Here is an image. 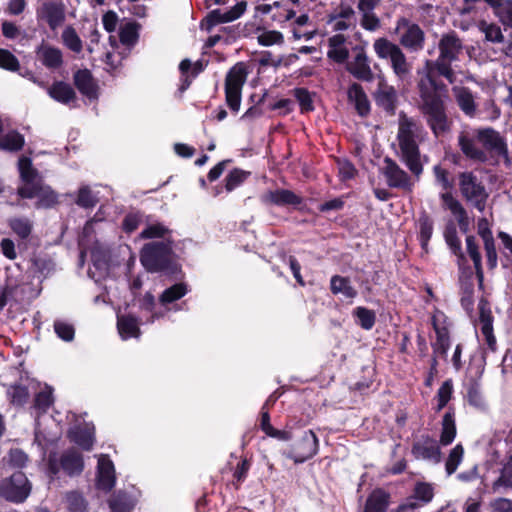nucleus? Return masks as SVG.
I'll use <instances>...</instances> for the list:
<instances>
[{
	"instance_id": "obj_1",
	"label": "nucleus",
	"mask_w": 512,
	"mask_h": 512,
	"mask_svg": "<svg viewBox=\"0 0 512 512\" xmlns=\"http://www.w3.org/2000/svg\"><path fill=\"white\" fill-rule=\"evenodd\" d=\"M417 87L421 99L420 109L435 137H439L449 130L443 89L429 72L419 78Z\"/></svg>"
},
{
	"instance_id": "obj_2",
	"label": "nucleus",
	"mask_w": 512,
	"mask_h": 512,
	"mask_svg": "<svg viewBox=\"0 0 512 512\" xmlns=\"http://www.w3.org/2000/svg\"><path fill=\"white\" fill-rule=\"evenodd\" d=\"M425 135L426 131L420 122L408 117L403 112L399 114L397 141L400 157L416 176H419L423 171L418 144Z\"/></svg>"
},
{
	"instance_id": "obj_3",
	"label": "nucleus",
	"mask_w": 512,
	"mask_h": 512,
	"mask_svg": "<svg viewBox=\"0 0 512 512\" xmlns=\"http://www.w3.org/2000/svg\"><path fill=\"white\" fill-rule=\"evenodd\" d=\"M18 166L22 182L17 189L18 195L25 199L37 198V208L54 206L58 201L57 194L43 183L37 170L32 167L31 160L27 157H21Z\"/></svg>"
},
{
	"instance_id": "obj_4",
	"label": "nucleus",
	"mask_w": 512,
	"mask_h": 512,
	"mask_svg": "<svg viewBox=\"0 0 512 512\" xmlns=\"http://www.w3.org/2000/svg\"><path fill=\"white\" fill-rule=\"evenodd\" d=\"M438 49V58L435 61H427L425 67L420 70L418 74L421 77L423 74L429 72L434 78V70H437L441 76L453 82L454 72L451 64L458 61L463 54V42L455 32H448L441 36Z\"/></svg>"
},
{
	"instance_id": "obj_5",
	"label": "nucleus",
	"mask_w": 512,
	"mask_h": 512,
	"mask_svg": "<svg viewBox=\"0 0 512 512\" xmlns=\"http://www.w3.org/2000/svg\"><path fill=\"white\" fill-rule=\"evenodd\" d=\"M373 50L381 60H388L395 76L404 81L411 75L412 65L408 62L400 45L385 37L374 40Z\"/></svg>"
},
{
	"instance_id": "obj_6",
	"label": "nucleus",
	"mask_w": 512,
	"mask_h": 512,
	"mask_svg": "<svg viewBox=\"0 0 512 512\" xmlns=\"http://www.w3.org/2000/svg\"><path fill=\"white\" fill-rule=\"evenodd\" d=\"M140 262L149 272L169 270L173 263L172 241H151L140 251Z\"/></svg>"
},
{
	"instance_id": "obj_7",
	"label": "nucleus",
	"mask_w": 512,
	"mask_h": 512,
	"mask_svg": "<svg viewBox=\"0 0 512 512\" xmlns=\"http://www.w3.org/2000/svg\"><path fill=\"white\" fill-rule=\"evenodd\" d=\"M395 33L398 35L400 47L402 46L411 53L423 50L425 32L418 24L405 17H401L396 21Z\"/></svg>"
},
{
	"instance_id": "obj_8",
	"label": "nucleus",
	"mask_w": 512,
	"mask_h": 512,
	"mask_svg": "<svg viewBox=\"0 0 512 512\" xmlns=\"http://www.w3.org/2000/svg\"><path fill=\"white\" fill-rule=\"evenodd\" d=\"M459 189L468 202L480 212L484 211L488 194L481 181L472 172L459 174Z\"/></svg>"
},
{
	"instance_id": "obj_9",
	"label": "nucleus",
	"mask_w": 512,
	"mask_h": 512,
	"mask_svg": "<svg viewBox=\"0 0 512 512\" xmlns=\"http://www.w3.org/2000/svg\"><path fill=\"white\" fill-rule=\"evenodd\" d=\"M31 492V483L22 472H16L11 477L0 482V496L13 503H22Z\"/></svg>"
},
{
	"instance_id": "obj_10",
	"label": "nucleus",
	"mask_w": 512,
	"mask_h": 512,
	"mask_svg": "<svg viewBox=\"0 0 512 512\" xmlns=\"http://www.w3.org/2000/svg\"><path fill=\"white\" fill-rule=\"evenodd\" d=\"M319 450V440L312 430H306L283 455L294 461L303 463L314 457Z\"/></svg>"
},
{
	"instance_id": "obj_11",
	"label": "nucleus",
	"mask_w": 512,
	"mask_h": 512,
	"mask_svg": "<svg viewBox=\"0 0 512 512\" xmlns=\"http://www.w3.org/2000/svg\"><path fill=\"white\" fill-rule=\"evenodd\" d=\"M84 467L82 456L74 449L65 451L61 456L50 454L48 458V471L51 475H57L63 471L69 476L78 475Z\"/></svg>"
},
{
	"instance_id": "obj_12",
	"label": "nucleus",
	"mask_w": 512,
	"mask_h": 512,
	"mask_svg": "<svg viewBox=\"0 0 512 512\" xmlns=\"http://www.w3.org/2000/svg\"><path fill=\"white\" fill-rule=\"evenodd\" d=\"M246 81V70L243 64H237L230 69L226 76V103L231 110L238 112L241 105L242 87Z\"/></svg>"
},
{
	"instance_id": "obj_13",
	"label": "nucleus",
	"mask_w": 512,
	"mask_h": 512,
	"mask_svg": "<svg viewBox=\"0 0 512 512\" xmlns=\"http://www.w3.org/2000/svg\"><path fill=\"white\" fill-rule=\"evenodd\" d=\"M476 136L484 151L494 152L503 156L506 163L510 162L507 144L499 132L493 128H479L476 129Z\"/></svg>"
},
{
	"instance_id": "obj_14",
	"label": "nucleus",
	"mask_w": 512,
	"mask_h": 512,
	"mask_svg": "<svg viewBox=\"0 0 512 512\" xmlns=\"http://www.w3.org/2000/svg\"><path fill=\"white\" fill-rule=\"evenodd\" d=\"M37 17L44 20L51 30H56L65 21V5L63 1H44L37 9Z\"/></svg>"
},
{
	"instance_id": "obj_15",
	"label": "nucleus",
	"mask_w": 512,
	"mask_h": 512,
	"mask_svg": "<svg viewBox=\"0 0 512 512\" xmlns=\"http://www.w3.org/2000/svg\"><path fill=\"white\" fill-rule=\"evenodd\" d=\"M432 325L436 333V341L433 343V354L446 358L450 348L449 331L446 325V316L441 311H436L432 316Z\"/></svg>"
},
{
	"instance_id": "obj_16",
	"label": "nucleus",
	"mask_w": 512,
	"mask_h": 512,
	"mask_svg": "<svg viewBox=\"0 0 512 512\" xmlns=\"http://www.w3.org/2000/svg\"><path fill=\"white\" fill-rule=\"evenodd\" d=\"M458 144L461 151L467 158L478 162L486 161L487 155L477 140L476 129L460 132L458 136Z\"/></svg>"
},
{
	"instance_id": "obj_17",
	"label": "nucleus",
	"mask_w": 512,
	"mask_h": 512,
	"mask_svg": "<svg viewBox=\"0 0 512 512\" xmlns=\"http://www.w3.org/2000/svg\"><path fill=\"white\" fill-rule=\"evenodd\" d=\"M381 173L385 176L389 187L409 189L411 186L409 175L389 157L384 158Z\"/></svg>"
},
{
	"instance_id": "obj_18",
	"label": "nucleus",
	"mask_w": 512,
	"mask_h": 512,
	"mask_svg": "<svg viewBox=\"0 0 512 512\" xmlns=\"http://www.w3.org/2000/svg\"><path fill=\"white\" fill-rule=\"evenodd\" d=\"M412 454L416 459L439 463L441 460V451L435 439L429 436H423L412 447Z\"/></svg>"
},
{
	"instance_id": "obj_19",
	"label": "nucleus",
	"mask_w": 512,
	"mask_h": 512,
	"mask_svg": "<svg viewBox=\"0 0 512 512\" xmlns=\"http://www.w3.org/2000/svg\"><path fill=\"white\" fill-rule=\"evenodd\" d=\"M188 291V286L185 283H176L165 289L159 297V302L164 309L153 312L147 321L153 323L156 319L164 317L165 313L169 310L167 306L184 297Z\"/></svg>"
},
{
	"instance_id": "obj_20",
	"label": "nucleus",
	"mask_w": 512,
	"mask_h": 512,
	"mask_svg": "<svg viewBox=\"0 0 512 512\" xmlns=\"http://www.w3.org/2000/svg\"><path fill=\"white\" fill-rule=\"evenodd\" d=\"M354 51L356 54L354 59L347 65L348 71L359 80L372 81L374 75L365 50L361 47H356Z\"/></svg>"
},
{
	"instance_id": "obj_21",
	"label": "nucleus",
	"mask_w": 512,
	"mask_h": 512,
	"mask_svg": "<svg viewBox=\"0 0 512 512\" xmlns=\"http://www.w3.org/2000/svg\"><path fill=\"white\" fill-rule=\"evenodd\" d=\"M261 201L266 205L297 206L301 204L302 199L293 191L276 189L265 192L261 196Z\"/></svg>"
},
{
	"instance_id": "obj_22",
	"label": "nucleus",
	"mask_w": 512,
	"mask_h": 512,
	"mask_svg": "<svg viewBox=\"0 0 512 512\" xmlns=\"http://www.w3.org/2000/svg\"><path fill=\"white\" fill-rule=\"evenodd\" d=\"M97 486L104 491H110L116 481L115 468L113 462L106 455H100L98 458Z\"/></svg>"
},
{
	"instance_id": "obj_23",
	"label": "nucleus",
	"mask_w": 512,
	"mask_h": 512,
	"mask_svg": "<svg viewBox=\"0 0 512 512\" xmlns=\"http://www.w3.org/2000/svg\"><path fill=\"white\" fill-rule=\"evenodd\" d=\"M247 3L244 1L238 2L235 6L227 11H222L220 9H215L211 11L206 20L208 29L211 27L220 24V23H228L232 22L242 16V14L246 10Z\"/></svg>"
},
{
	"instance_id": "obj_24",
	"label": "nucleus",
	"mask_w": 512,
	"mask_h": 512,
	"mask_svg": "<svg viewBox=\"0 0 512 512\" xmlns=\"http://www.w3.org/2000/svg\"><path fill=\"white\" fill-rule=\"evenodd\" d=\"M452 93L460 110L469 118L477 116V104L472 91L464 86H454Z\"/></svg>"
},
{
	"instance_id": "obj_25",
	"label": "nucleus",
	"mask_w": 512,
	"mask_h": 512,
	"mask_svg": "<svg viewBox=\"0 0 512 512\" xmlns=\"http://www.w3.org/2000/svg\"><path fill=\"white\" fill-rule=\"evenodd\" d=\"M36 57L43 66L55 70L63 64L62 51L49 44L42 43L36 50Z\"/></svg>"
},
{
	"instance_id": "obj_26",
	"label": "nucleus",
	"mask_w": 512,
	"mask_h": 512,
	"mask_svg": "<svg viewBox=\"0 0 512 512\" xmlns=\"http://www.w3.org/2000/svg\"><path fill=\"white\" fill-rule=\"evenodd\" d=\"M327 56L338 63H343L348 59V41L344 34L336 33L328 38Z\"/></svg>"
},
{
	"instance_id": "obj_27",
	"label": "nucleus",
	"mask_w": 512,
	"mask_h": 512,
	"mask_svg": "<svg viewBox=\"0 0 512 512\" xmlns=\"http://www.w3.org/2000/svg\"><path fill=\"white\" fill-rule=\"evenodd\" d=\"M74 84L80 93L89 99L98 97V87L89 70H78L74 74Z\"/></svg>"
},
{
	"instance_id": "obj_28",
	"label": "nucleus",
	"mask_w": 512,
	"mask_h": 512,
	"mask_svg": "<svg viewBox=\"0 0 512 512\" xmlns=\"http://www.w3.org/2000/svg\"><path fill=\"white\" fill-rule=\"evenodd\" d=\"M481 332L485 338L488 347L494 351L496 348V339L493 335V318L490 309L486 308L485 302L479 303Z\"/></svg>"
},
{
	"instance_id": "obj_29",
	"label": "nucleus",
	"mask_w": 512,
	"mask_h": 512,
	"mask_svg": "<svg viewBox=\"0 0 512 512\" xmlns=\"http://www.w3.org/2000/svg\"><path fill=\"white\" fill-rule=\"evenodd\" d=\"M48 95L62 104H69L76 99V93L72 86L63 81H56L47 88Z\"/></svg>"
},
{
	"instance_id": "obj_30",
	"label": "nucleus",
	"mask_w": 512,
	"mask_h": 512,
	"mask_svg": "<svg viewBox=\"0 0 512 512\" xmlns=\"http://www.w3.org/2000/svg\"><path fill=\"white\" fill-rule=\"evenodd\" d=\"M376 103L385 110L394 109L396 101V91L393 86L388 85L383 78H380L378 88L375 92Z\"/></svg>"
},
{
	"instance_id": "obj_31",
	"label": "nucleus",
	"mask_w": 512,
	"mask_h": 512,
	"mask_svg": "<svg viewBox=\"0 0 512 512\" xmlns=\"http://www.w3.org/2000/svg\"><path fill=\"white\" fill-rule=\"evenodd\" d=\"M70 440L85 450H90L94 442V427L85 425L84 427H74L69 430Z\"/></svg>"
},
{
	"instance_id": "obj_32",
	"label": "nucleus",
	"mask_w": 512,
	"mask_h": 512,
	"mask_svg": "<svg viewBox=\"0 0 512 512\" xmlns=\"http://www.w3.org/2000/svg\"><path fill=\"white\" fill-rule=\"evenodd\" d=\"M117 328L119 335L123 340L137 338L140 335L138 321L131 315H118Z\"/></svg>"
},
{
	"instance_id": "obj_33",
	"label": "nucleus",
	"mask_w": 512,
	"mask_h": 512,
	"mask_svg": "<svg viewBox=\"0 0 512 512\" xmlns=\"http://www.w3.org/2000/svg\"><path fill=\"white\" fill-rule=\"evenodd\" d=\"M330 290L334 295L341 294L346 299H354L358 294L357 290L352 286L351 281L340 275L331 277Z\"/></svg>"
},
{
	"instance_id": "obj_34",
	"label": "nucleus",
	"mask_w": 512,
	"mask_h": 512,
	"mask_svg": "<svg viewBox=\"0 0 512 512\" xmlns=\"http://www.w3.org/2000/svg\"><path fill=\"white\" fill-rule=\"evenodd\" d=\"M348 98L352 102L361 116H365L370 111V104L365 92L359 84H352L348 89Z\"/></svg>"
},
{
	"instance_id": "obj_35",
	"label": "nucleus",
	"mask_w": 512,
	"mask_h": 512,
	"mask_svg": "<svg viewBox=\"0 0 512 512\" xmlns=\"http://www.w3.org/2000/svg\"><path fill=\"white\" fill-rule=\"evenodd\" d=\"M139 237L141 239H160L159 241H172L171 231L165 225L159 222L148 224L141 231Z\"/></svg>"
},
{
	"instance_id": "obj_36",
	"label": "nucleus",
	"mask_w": 512,
	"mask_h": 512,
	"mask_svg": "<svg viewBox=\"0 0 512 512\" xmlns=\"http://www.w3.org/2000/svg\"><path fill=\"white\" fill-rule=\"evenodd\" d=\"M179 69L182 74V84L180 89L184 91L188 88L192 79L203 70V65L199 61L192 64L190 60L184 59L181 61Z\"/></svg>"
},
{
	"instance_id": "obj_37",
	"label": "nucleus",
	"mask_w": 512,
	"mask_h": 512,
	"mask_svg": "<svg viewBox=\"0 0 512 512\" xmlns=\"http://www.w3.org/2000/svg\"><path fill=\"white\" fill-rule=\"evenodd\" d=\"M388 494L382 490L373 491L367 499L365 512H385L388 507Z\"/></svg>"
},
{
	"instance_id": "obj_38",
	"label": "nucleus",
	"mask_w": 512,
	"mask_h": 512,
	"mask_svg": "<svg viewBox=\"0 0 512 512\" xmlns=\"http://www.w3.org/2000/svg\"><path fill=\"white\" fill-rule=\"evenodd\" d=\"M434 487L430 483L417 482L414 487L413 496L410 498L419 504V507L432 501Z\"/></svg>"
},
{
	"instance_id": "obj_39",
	"label": "nucleus",
	"mask_w": 512,
	"mask_h": 512,
	"mask_svg": "<svg viewBox=\"0 0 512 512\" xmlns=\"http://www.w3.org/2000/svg\"><path fill=\"white\" fill-rule=\"evenodd\" d=\"M443 205L446 209L456 217L458 222L462 224L466 220V211L461 203L453 197L450 192H444L441 194Z\"/></svg>"
},
{
	"instance_id": "obj_40",
	"label": "nucleus",
	"mask_w": 512,
	"mask_h": 512,
	"mask_svg": "<svg viewBox=\"0 0 512 512\" xmlns=\"http://www.w3.org/2000/svg\"><path fill=\"white\" fill-rule=\"evenodd\" d=\"M456 436V425L454 416L451 413H446L442 419V431L440 436V443L447 446L453 442Z\"/></svg>"
},
{
	"instance_id": "obj_41",
	"label": "nucleus",
	"mask_w": 512,
	"mask_h": 512,
	"mask_svg": "<svg viewBox=\"0 0 512 512\" xmlns=\"http://www.w3.org/2000/svg\"><path fill=\"white\" fill-rule=\"evenodd\" d=\"M135 506L132 500L126 493L119 492L109 500V507L111 512H130Z\"/></svg>"
},
{
	"instance_id": "obj_42",
	"label": "nucleus",
	"mask_w": 512,
	"mask_h": 512,
	"mask_svg": "<svg viewBox=\"0 0 512 512\" xmlns=\"http://www.w3.org/2000/svg\"><path fill=\"white\" fill-rule=\"evenodd\" d=\"M24 145L23 136L16 131L0 135V148L7 151H18Z\"/></svg>"
},
{
	"instance_id": "obj_43",
	"label": "nucleus",
	"mask_w": 512,
	"mask_h": 512,
	"mask_svg": "<svg viewBox=\"0 0 512 512\" xmlns=\"http://www.w3.org/2000/svg\"><path fill=\"white\" fill-rule=\"evenodd\" d=\"M91 258L93 261V266L96 268V270L99 271V273H98V276H96L95 273L92 272V270L90 268L88 271V274L91 278L98 281L100 277L104 276L107 273V269H108L107 256H106V253H104L98 249H93L91 251Z\"/></svg>"
},
{
	"instance_id": "obj_44",
	"label": "nucleus",
	"mask_w": 512,
	"mask_h": 512,
	"mask_svg": "<svg viewBox=\"0 0 512 512\" xmlns=\"http://www.w3.org/2000/svg\"><path fill=\"white\" fill-rule=\"evenodd\" d=\"M507 488H512V456L503 466L499 478L492 485L493 492H500L501 489Z\"/></svg>"
},
{
	"instance_id": "obj_45",
	"label": "nucleus",
	"mask_w": 512,
	"mask_h": 512,
	"mask_svg": "<svg viewBox=\"0 0 512 512\" xmlns=\"http://www.w3.org/2000/svg\"><path fill=\"white\" fill-rule=\"evenodd\" d=\"M63 44L74 53H80L83 49L82 40L72 26H67L61 35Z\"/></svg>"
},
{
	"instance_id": "obj_46",
	"label": "nucleus",
	"mask_w": 512,
	"mask_h": 512,
	"mask_svg": "<svg viewBox=\"0 0 512 512\" xmlns=\"http://www.w3.org/2000/svg\"><path fill=\"white\" fill-rule=\"evenodd\" d=\"M478 28L485 35L487 41L492 43H502L504 41L501 28L497 24L481 21Z\"/></svg>"
},
{
	"instance_id": "obj_47",
	"label": "nucleus",
	"mask_w": 512,
	"mask_h": 512,
	"mask_svg": "<svg viewBox=\"0 0 512 512\" xmlns=\"http://www.w3.org/2000/svg\"><path fill=\"white\" fill-rule=\"evenodd\" d=\"M12 231L22 239H26L32 232L33 224L28 218L15 217L9 220Z\"/></svg>"
},
{
	"instance_id": "obj_48",
	"label": "nucleus",
	"mask_w": 512,
	"mask_h": 512,
	"mask_svg": "<svg viewBox=\"0 0 512 512\" xmlns=\"http://www.w3.org/2000/svg\"><path fill=\"white\" fill-rule=\"evenodd\" d=\"M120 41L127 46H133L138 40V25L135 22H126L120 27Z\"/></svg>"
},
{
	"instance_id": "obj_49",
	"label": "nucleus",
	"mask_w": 512,
	"mask_h": 512,
	"mask_svg": "<svg viewBox=\"0 0 512 512\" xmlns=\"http://www.w3.org/2000/svg\"><path fill=\"white\" fill-rule=\"evenodd\" d=\"M257 41L261 46L265 47L282 45L284 43V36L277 30H263L258 34Z\"/></svg>"
},
{
	"instance_id": "obj_50",
	"label": "nucleus",
	"mask_w": 512,
	"mask_h": 512,
	"mask_svg": "<svg viewBox=\"0 0 512 512\" xmlns=\"http://www.w3.org/2000/svg\"><path fill=\"white\" fill-rule=\"evenodd\" d=\"M353 315L357 318L358 324L365 330L372 329L375 324V313L365 307H357L353 311Z\"/></svg>"
},
{
	"instance_id": "obj_51",
	"label": "nucleus",
	"mask_w": 512,
	"mask_h": 512,
	"mask_svg": "<svg viewBox=\"0 0 512 512\" xmlns=\"http://www.w3.org/2000/svg\"><path fill=\"white\" fill-rule=\"evenodd\" d=\"M464 456V449L461 444H457L449 453L445 468L448 475H452L461 464Z\"/></svg>"
},
{
	"instance_id": "obj_52",
	"label": "nucleus",
	"mask_w": 512,
	"mask_h": 512,
	"mask_svg": "<svg viewBox=\"0 0 512 512\" xmlns=\"http://www.w3.org/2000/svg\"><path fill=\"white\" fill-rule=\"evenodd\" d=\"M493 11L502 24L512 28V0H502Z\"/></svg>"
},
{
	"instance_id": "obj_53",
	"label": "nucleus",
	"mask_w": 512,
	"mask_h": 512,
	"mask_svg": "<svg viewBox=\"0 0 512 512\" xmlns=\"http://www.w3.org/2000/svg\"><path fill=\"white\" fill-rule=\"evenodd\" d=\"M420 230V242L423 249H426L433 233V222L428 215L422 214L418 220Z\"/></svg>"
},
{
	"instance_id": "obj_54",
	"label": "nucleus",
	"mask_w": 512,
	"mask_h": 512,
	"mask_svg": "<svg viewBox=\"0 0 512 512\" xmlns=\"http://www.w3.org/2000/svg\"><path fill=\"white\" fill-rule=\"evenodd\" d=\"M466 247H467V252H468L469 256L473 260L477 276H478L479 280L481 281L482 276H483L482 267H481V255L478 251V246L476 244L475 237L468 236L466 238Z\"/></svg>"
},
{
	"instance_id": "obj_55",
	"label": "nucleus",
	"mask_w": 512,
	"mask_h": 512,
	"mask_svg": "<svg viewBox=\"0 0 512 512\" xmlns=\"http://www.w3.org/2000/svg\"><path fill=\"white\" fill-rule=\"evenodd\" d=\"M467 400L470 405L478 409L486 406L485 399L482 395L481 388L478 383H471L467 388Z\"/></svg>"
},
{
	"instance_id": "obj_56",
	"label": "nucleus",
	"mask_w": 512,
	"mask_h": 512,
	"mask_svg": "<svg viewBox=\"0 0 512 512\" xmlns=\"http://www.w3.org/2000/svg\"><path fill=\"white\" fill-rule=\"evenodd\" d=\"M453 393V383L451 380H446L442 383L436 394L437 411L442 410L450 401Z\"/></svg>"
},
{
	"instance_id": "obj_57",
	"label": "nucleus",
	"mask_w": 512,
	"mask_h": 512,
	"mask_svg": "<svg viewBox=\"0 0 512 512\" xmlns=\"http://www.w3.org/2000/svg\"><path fill=\"white\" fill-rule=\"evenodd\" d=\"M361 15L360 25L363 29L370 32H375L381 27L380 18L374 11H360Z\"/></svg>"
},
{
	"instance_id": "obj_58",
	"label": "nucleus",
	"mask_w": 512,
	"mask_h": 512,
	"mask_svg": "<svg viewBox=\"0 0 512 512\" xmlns=\"http://www.w3.org/2000/svg\"><path fill=\"white\" fill-rule=\"evenodd\" d=\"M98 202L97 196L92 192L88 186H82L79 189L78 197L76 200L77 205L83 208H92Z\"/></svg>"
},
{
	"instance_id": "obj_59",
	"label": "nucleus",
	"mask_w": 512,
	"mask_h": 512,
	"mask_svg": "<svg viewBox=\"0 0 512 512\" xmlns=\"http://www.w3.org/2000/svg\"><path fill=\"white\" fill-rule=\"evenodd\" d=\"M52 402V389L50 387H46L36 395L34 407L39 413H44L50 407Z\"/></svg>"
},
{
	"instance_id": "obj_60",
	"label": "nucleus",
	"mask_w": 512,
	"mask_h": 512,
	"mask_svg": "<svg viewBox=\"0 0 512 512\" xmlns=\"http://www.w3.org/2000/svg\"><path fill=\"white\" fill-rule=\"evenodd\" d=\"M248 175L249 172L241 169L232 170L226 177V190L230 192L240 186L246 180Z\"/></svg>"
},
{
	"instance_id": "obj_61",
	"label": "nucleus",
	"mask_w": 512,
	"mask_h": 512,
	"mask_svg": "<svg viewBox=\"0 0 512 512\" xmlns=\"http://www.w3.org/2000/svg\"><path fill=\"white\" fill-rule=\"evenodd\" d=\"M7 393L14 405H23L29 396L27 389L21 385L11 386Z\"/></svg>"
},
{
	"instance_id": "obj_62",
	"label": "nucleus",
	"mask_w": 512,
	"mask_h": 512,
	"mask_svg": "<svg viewBox=\"0 0 512 512\" xmlns=\"http://www.w3.org/2000/svg\"><path fill=\"white\" fill-rule=\"evenodd\" d=\"M0 67L9 71H17L20 64L10 51L0 48Z\"/></svg>"
},
{
	"instance_id": "obj_63",
	"label": "nucleus",
	"mask_w": 512,
	"mask_h": 512,
	"mask_svg": "<svg viewBox=\"0 0 512 512\" xmlns=\"http://www.w3.org/2000/svg\"><path fill=\"white\" fill-rule=\"evenodd\" d=\"M480 113L483 114L484 119L489 120V121H495L501 115L500 108L496 105L495 101L492 99L486 100L483 103Z\"/></svg>"
},
{
	"instance_id": "obj_64",
	"label": "nucleus",
	"mask_w": 512,
	"mask_h": 512,
	"mask_svg": "<svg viewBox=\"0 0 512 512\" xmlns=\"http://www.w3.org/2000/svg\"><path fill=\"white\" fill-rule=\"evenodd\" d=\"M69 510L72 512H84L86 503L84 498L77 492H71L66 497Z\"/></svg>"
}]
</instances>
